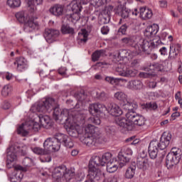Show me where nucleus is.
Masks as SVG:
<instances>
[{
	"label": "nucleus",
	"instance_id": "37",
	"mask_svg": "<svg viewBox=\"0 0 182 182\" xmlns=\"http://www.w3.org/2000/svg\"><path fill=\"white\" fill-rule=\"evenodd\" d=\"M106 55V51L105 50H96L92 55V62H97L100 59V58H103Z\"/></svg>",
	"mask_w": 182,
	"mask_h": 182
},
{
	"label": "nucleus",
	"instance_id": "2",
	"mask_svg": "<svg viewBox=\"0 0 182 182\" xmlns=\"http://www.w3.org/2000/svg\"><path fill=\"white\" fill-rule=\"evenodd\" d=\"M87 116V110L83 109L82 111L77 112L76 114L73 116V122H71L70 119L65 122V128L69 136L71 137H77L79 134H82V133H83V132L79 130V127H82L83 124H85Z\"/></svg>",
	"mask_w": 182,
	"mask_h": 182
},
{
	"label": "nucleus",
	"instance_id": "39",
	"mask_svg": "<svg viewBox=\"0 0 182 182\" xmlns=\"http://www.w3.org/2000/svg\"><path fill=\"white\" fill-rule=\"evenodd\" d=\"M148 43H149V50H144V52H145V53H147L148 55L150 53V52H151V50H153V49H154V48H157V46H159V44L161 43V40H154L153 41H148Z\"/></svg>",
	"mask_w": 182,
	"mask_h": 182
},
{
	"label": "nucleus",
	"instance_id": "45",
	"mask_svg": "<svg viewBox=\"0 0 182 182\" xmlns=\"http://www.w3.org/2000/svg\"><path fill=\"white\" fill-rule=\"evenodd\" d=\"M12 92V86L10 85H5L1 90V95L4 97L9 96V94Z\"/></svg>",
	"mask_w": 182,
	"mask_h": 182
},
{
	"label": "nucleus",
	"instance_id": "36",
	"mask_svg": "<svg viewBox=\"0 0 182 182\" xmlns=\"http://www.w3.org/2000/svg\"><path fill=\"white\" fill-rule=\"evenodd\" d=\"M81 127H82V132H84L87 135L97 134L96 128L94 125L88 124L85 127L84 124H82Z\"/></svg>",
	"mask_w": 182,
	"mask_h": 182
},
{
	"label": "nucleus",
	"instance_id": "63",
	"mask_svg": "<svg viewBox=\"0 0 182 182\" xmlns=\"http://www.w3.org/2000/svg\"><path fill=\"white\" fill-rule=\"evenodd\" d=\"M11 107V103L8 101H4L2 105V108L4 109V110H8Z\"/></svg>",
	"mask_w": 182,
	"mask_h": 182
},
{
	"label": "nucleus",
	"instance_id": "41",
	"mask_svg": "<svg viewBox=\"0 0 182 182\" xmlns=\"http://www.w3.org/2000/svg\"><path fill=\"white\" fill-rule=\"evenodd\" d=\"M136 174V166H129L125 172V178H133Z\"/></svg>",
	"mask_w": 182,
	"mask_h": 182
},
{
	"label": "nucleus",
	"instance_id": "4",
	"mask_svg": "<svg viewBox=\"0 0 182 182\" xmlns=\"http://www.w3.org/2000/svg\"><path fill=\"white\" fill-rule=\"evenodd\" d=\"M16 18L20 23H23V29L26 33H31L38 31L40 26L39 23L33 17H30L25 11H19L16 14Z\"/></svg>",
	"mask_w": 182,
	"mask_h": 182
},
{
	"label": "nucleus",
	"instance_id": "46",
	"mask_svg": "<svg viewBox=\"0 0 182 182\" xmlns=\"http://www.w3.org/2000/svg\"><path fill=\"white\" fill-rule=\"evenodd\" d=\"M89 1L90 2H91L92 5H94L97 8H99V6H102V5H105V4H107V2H110V0H89Z\"/></svg>",
	"mask_w": 182,
	"mask_h": 182
},
{
	"label": "nucleus",
	"instance_id": "44",
	"mask_svg": "<svg viewBox=\"0 0 182 182\" xmlns=\"http://www.w3.org/2000/svg\"><path fill=\"white\" fill-rule=\"evenodd\" d=\"M115 14H117L124 19H126V18H129V15H130V11L120 8L115 12Z\"/></svg>",
	"mask_w": 182,
	"mask_h": 182
},
{
	"label": "nucleus",
	"instance_id": "12",
	"mask_svg": "<svg viewBox=\"0 0 182 182\" xmlns=\"http://www.w3.org/2000/svg\"><path fill=\"white\" fill-rule=\"evenodd\" d=\"M146 157L147 154L144 151H142L141 153L138 154L136 159V167L143 171L149 168V160H147Z\"/></svg>",
	"mask_w": 182,
	"mask_h": 182
},
{
	"label": "nucleus",
	"instance_id": "58",
	"mask_svg": "<svg viewBox=\"0 0 182 182\" xmlns=\"http://www.w3.org/2000/svg\"><path fill=\"white\" fill-rule=\"evenodd\" d=\"M146 109H151L152 110H156L157 109V104L156 102L146 103L145 105Z\"/></svg>",
	"mask_w": 182,
	"mask_h": 182
},
{
	"label": "nucleus",
	"instance_id": "20",
	"mask_svg": "<svg viewBox=\"0 0 182 182\" xmlns=\"http://www.w3.org/2000/svg\"><path fill=\"white\" fill-rule=\"evenodd\" d=\"M181 50V46L179 44L174 45V44H171L169 47V54L168 59L169 60H174L177 56H178V53H180Z\"/></svg>",
	"mask_w": 182,
	"mask_h": 182
},
{
	"label": "nucleus",
	"instance_id": "51",
	"mask_svg": "<svg viewBox=\"0 0 182 182\" xmlns=\"http://www.w3.org/2000/svg\"><path fill=\"white\" fill-rule=\"evenodd\" d=\"M25 124H21L18 128L17 129V133L18 134H21V136H28V131L25 130L24 129Z\"/></svg>",
	"mask_w": 182,
	"mask_h": 182
},
{
	"label": "nucleus",
	"instance_id": "54",
	"mask_svg": "<svg viewBox=\"0 0 182 182\" xmlns=\"http://www.w3.org/2000/svg\"><path fill=\"white\" fill-rule=\"evenodd\" d=\"M41 124L38 122H34L29 126L28 130H33V132H39L41 129Z\"/></svg>",
	"mask_w": 182,
	"mask_h": 182
},
{
	"label": "nucleus",
	"instance_id": "40",
	"mask_svg": "<svg viewBox=\"0 0 182 182\" xmlns=\"http://www.w3.org/2000/svg\"><path fill=\"white\" fill-rule=\"evenodd\" d=\"M110 22V16L106 15L103 13L99 16L98 23L100 25H106Z\"/></svg>",
	"mask_w": 182,
	"mask_h": 182
},
{
	"label": "nucleus",
	"instance_id": "23",
	"mask_svg": "<svg viewBox=\"0 0 182 182\" xmlns=\"http://www.w3.org/2000/svg\"><path fill=\"white\" fill-rule=\"evenodd\" d=\"M65 6L61 4H55L49 9V12L54 16H62Z\"/></svg>",
	"mask_w": 182,
	"mask_h": 182
},
{
	"label": "nucleus",
	"instance_id": "61",
	"mask_svg": "<svg viewBox=\"0 0 182 182\" xmlns=\"http://www.w3.org/2000/svg\"><path fill=\"white\" fill-rule=\"evenodd\" d=\"M66 68L65 67H61L58 69V73L59 75H61V76H66Z\"/></svg>",
	"mask_w": 182,
	"mask_h": 182
},
{
	"label": "nucleus",
	"instance_id": "13",
	"mask_svg": "<svg viewBox=\"0 0 182 182\" xmlns=\"http://www.w3.org/2000/svg\"><path fill=\"white\" fill-rule=\"evenodd\" d=\"M28 169L21 166H17L15 167V172L12 177L10 178V181L11 182H21L23 178L24 173H26Z\"/></svg>",
	"mask_w": 182,
	"mask_h": 182
},
{
	"label": "nucleus",
	"instance_id": "55",
	"mask_svg": "<svg viewBox=\"0 0 182 182\" xmlns=\"http://www.w3.org/2000/svg\"><path fill=\"white\" fill-rule=\"evenodd\" d=\"M129 26L127 24H123L119 29H118V33L121 35H126V32H127V28Z\"/></svg>",
	"mask_w": 182,
	"mask_h": 182
},
{
	"label": "nucleus",
	"instance_id": "64",
	"mask_svg": "<svg viewBox=\"0 0 182 182\" xmlns=\"http://www.w3.org/2000/svg\"><path fill=\"white\" fill-rule=\"evenodd\" d=\"M160 8H166L167 6V1L166 0H161L159 1Z\"/></svg>",
	"mask_w": 182,
	"mask_h": 182
},
{
	"label": "nucleus",
	"instance_id": "16",
	"mask_svg": "<svg viewBox=\"0 0 182 182\" xmlns=\"http://www.w3.org/2000/svg\"><path fill=\"white\" fill-rule=\"evenodd\" d=\"M107 112L109 113L112 116H114L116 117H119V116H122L123 114V110L122 108L116 104H109L107 107Z\"/></svg>",
	"mask_w": 182,
	"mask_h": 182
},
{
	"label": "nucleus",
	"instance_id": "1",
	"mask_svg": "<svg viewBox=\"0 0 182 182\" xmlns=\"http://www.w3.org/2000/svg\"><path fill=\"white\" fill-rule=\"evenodd\" d=\"M31 110L34 112H39L41 113H46V112H51L53 110V117L55 121H65V123L69 122L70 118H68L69 111L66 109H60L59 106H56L55 99L52 97L46 98L44 101L39 102L31 107Z\"/></svg>",
	"mask_w": 182,
	"mask_h": 182
},
{
	"label": "nucleus",
	"instance_id": "38",
	"mask_svg": "<svg viewBox=\"0 0 182 182\" xmlns=\"http://www.w3.org/2000/svg\"><path fill=\"white\" fill-rule=\"evenodd\" d=\"M61 32L63 35H75V28L68 24H63L61 26Z\"/></svg>",
	"mask_w": 182,
	"mask_h": 182
},
{
	"label": "nucleus",
	"instance_id": "6",
	"mask_svg": "<svg viewBox=\"0 0 182 182\" xmlns=\"http://www.w3.org/2000/svg\"><path fill=\"white\" fill-rule=\"evenodd\" d=\"M102 166V157L98 156H93L89 164V176L92 178H95L97 181L102 180V177H105V173H102V171L96 167Z\"/></svg>",
	"mask_w": 182,
	"mask_h": 182
},
{
	"label": "nucleus",
	"instance_id": "25",
	"mask_svg": "<svg viewBox=\"0 0 182 182\" xmlns=\"http://www.w3.org/2000/svg\"><path fill=\"white\" fill-rule=\"evenodd\" d=\"M85 1L83 0H73L71 4V9L73 12H82V9H83V7H82V5H85Z\"/></svg>",
	"mask_w": 182,
	"mask_h": 182
},
{
	"label": "nucleus",
	"instance_id": "62",
	"mask_svg": "<svg viewBox=\"0 0 182 182\" xmlns=\"http://www.w3.org/2000/svg\"><path fill=\"white\" fill-rule=\"evenodd\" d=\"M159 53H161V56H167V48L162 47L159 49Z\"/></svg>",
	"mask_w": 182,
	"mask_h": 182
},
{
	"label": "nucleus",
	"instance_id": "19",
	"mask_svg": "<svg viewBox=\"0 0 182 182\" xmlns=\"http://www.w3.org/2000/svg\"><path fill=\"white\" fill-rule=\"evenodd\" d=\"M14 66H16V69L18 72H23L28 69V63L26 60L23 57L16 58L14 63Z\"/></svg>",
	"mask_w": 182,
	"mask_h": 182
},
{
	"label": "nucleus",
	"instance_id": "49",
	"mask_svg": "<svg viewBox=\"0 0 182 182\" xmlns=\"http://www.w3.org/2000/svg\"><path fill=\"white\" fill-rule=\"evenodd\" d=\"M33 153L36 154L41 155V156H45V154H48V151L46 149H44L41 148V147H35L33 149Z\"/></svg>",
	"mask_w": 182,
	"mask_h": 182
},
{
	"label": "nucleus",
	"instance_id": "17",
	"mask_svg": "<svg viewBox=\"0 0 182 182\" xmlns=\"http://www.w3.org/2000/svg\"><path fill=\"white\" fill-rule=\"evenodd\" d=\"M38 119L41 123L42 127L44 129H50L53 126V122L50 120V117L48 115L40 114L38 115Z\"/></svg>",
	"mask_w": 182,
	"mask_h": 182
},
{
	"label": "nucleus",
	"instance_id": "34",
	"mask_svg": "<svg viewBox=\"0 0 182 182\" xmlns=\"http://www.w3.org/2000/svg\"><path fill=\"white\" fill-rule=\"evenodd\" d=\"M61 139H59V134H57L55 137L53 138V142L51 146V151H58L60 149Z\"/></svg>",
	"mask_w": 182,
	"mask_h": 182
},
{
	"label": "nucleus",
	"instance_id": "60",
	"mask_svg": "<svg viewBox=\"0 0 182 182\" xmlns=\"http://www.w3.org/2000/svg\"><path fill=\"white\" fill-rule=\"evenodd\" d=\"M110 31V28L107 26H104L101 28V33L102 35H107Z\"/></svg>",
	"mask_w": 182,
	"mask_h": 182
},
{
	"label": "nucleus",
	"instance_id": "11",
	"mask_svg": "<svg viewBox=\"0 0 182 182\" xmlns=\"http://www.w3.org/2000/svg\"><path fill=\"white\" fill-rule=\"evenodd\" d=\"M132 155L133 151L132 149L127 146L123 147L118 154L120 167H123L127 163H129V161H130V156Z\"/></svg>",
	"mask_w": 182,
	"mask_h": 182
},
{
	"label": "nucleus",
	"instance_id": "42",
	"mask_svg": "<svg viewBox=\"0 0 182 182\" xmlns=\"http://www.w3.org/2000/svg\"><path fill=\"white\" fill-rule=\"evenodd\" d=\"M102 166H106V164H108V163H110V161H113V159H112V154L107 152L104 154L101 157Z\"/></svg>",
	"mask_w": 182,
	"mask_h": 182
},
{
	"label": "nucleus",
	"instance_id": "29",
	"mask_svg": "<svg viewBox=\"0 0 182 182\" xmlns=\"http://www.w3.org/2000/svg\"><path fill=\"white\" fill-rule=\"evenodd\" d=\"M139 71L134 68H127L126 70H123L119 73V76H123L124 77H136Z\"/></svg>",
	"mask_w": 182,
	"mask_h": 182
},
{
	"label": "nucleus",
	"instance_id": "43",
	"mask_svg": "<svg viewBox=\"0 0 182 182\" xmlns=\"http://www.w3.org/2000/svg\"><path fill=\"white\" fill-rule=\"evenodd\" d=\"M53 138H48L43 143V147L49 154L52 151Z\"/></svg>",
	"mask_w": 182,
	"mask_h": 182
},
{
	"label": "nucleus",
	"instance_id": "52",
	"mask_svg": "<svg viewBox=\"0 0 182 182\" xmlns=\"http://www.w3.org/2000/svg\"><path fill=\"white\" fill-rule=\"evenodd\" d=\"M114 9V7L112 5H109L108 6H105V9L102 10L101 13L104 14V15H108L110 17V14Z\"/></svg>",
	"mask_w": 182,
	"mask_h": 182
},
{
	"label": "nucleus",
	"instance_id": "9",
	"mask_svg": "<svg viewBox=\"0 0 182 182\" xmlns=\"http://www.w3.org/2000/svg\"><path fill=\"white\" fill-rule=\"evenodd\" d=\"M114 97H115L117 100H119L123 103V107L125 109V110L128 111L132 107L133 109H136L137 107H139L137 102L136 101L131 102L129 100H128L127 95H126L124 92H117L114 95Z\"/></svg>",
	"mask_w": 182,
	"mask_h": 182
},
{
	"label": "nucleus",
	"instance_id": "35",
	"mask_svg": "<svg viewBox=\"0 0 182 182\" xmlns=\"http://www.w3.org/2000/svg\"><path fill=\"white\" fill-rule=\"evenodd\" d=\"M75 176H76L75 168H70L68 170L66 168L63 178H65V181H70L72 178H74Z\"/></svg>",
	"mask_w": 182,
	"mask_h": 182
},
{
	"label": "nucleus",
	"instance_id": "50",
	"mask_svg": "<svg viewBox=\"0 0 182 182\" xmlns=\"http://www.w3.org/2000/svg\"><path fill=\"white\" fill-rule=\"evenodd\" d=\"M15 160H16V154H15V153L9 152L7 155V167H9V161L10 163H13Z\"/></svg>",
	"mask_w": 182,
	"mask_h": 182
},
{
	"label": "nucleus",
	"instance_id": "32",
	"mask_svg": "<svg viewBox=\"0 0 182 182\" xmlns=\"http://www.w3.org/2000/svg\"><path fill=\"white\" fill-rule=\"evenodd\" d=\"M106 82L110 83L111 85H119V83H127V80L122 77H106L105 78Z\"/></svg>",
	"mask_w": 182,
	"mask_h": 182
},
{
	"label": "nucleus",
	"instance_id": "3",
	"mask_svg": "<svg viewBox=\"0 0 182 182\" xmlns=\"http://www.w3.org/2000/svg\"><path fill=\"white\" fill-rule=\"evenodd\" d=\"M172 137L171 132H164L159 141L157 140L151 141L148 148L150 159L154 160V159L157 158L159 149V150L167 149L171 144Z\"/></svg>",
	"mask_w": 182,
	"mask_h": 182
},
{
	"label": "nucleus",
	"instance_id": "27",
	"mask_svg": "<svg viewBox=\"0 0 182 182\" xmlns=\"http://www.w3.org/2000/svg\"><path fill=\"white\" fill-rule=\"evenodd\" d=\"M139 16L144 21H147V19H150L153 16V11L150 9L141 7L139 9Z\"/></svg>",
	"mask_w": 182,
	"mask_h": 182
},
{
	"label": "nucleus",
	"instance_id": "14",
	"mask_svg": "<svg viewBox=\"0 0 182 182\" xmlns=\"http://www.w3.org/2000/svg\"><path fill=\"white\" fill-rule=\"evenodd\" d=\"M60 34L59 30L50 28L46 29L43 36L48 43H53Z\"/></svg>",
	"mask_w": 182,
	"mask_h": 182
},
{
	"label": "nucleus",
	"instance_id": "56",
	"mask_svg": "<svg viewBox=\"0 0 182 182\" xmlns=\"http://www.w3.org/2000/svg\"><path fill=\"white\" fill-rule=\"evenodd\" d=\"M71 19L75 22H77L81 18L80 12H73V14L70 15Z\"/></svg>",
	"mask_w": 182,
	"mask_h": 182
},
{
	"label": "nucleus",
	"instance_id": "22",
	"mask_svg": "<svg viewBox=\"0 0 182 182\" xmlns=\"http://www.w3.org/2000/svg\"><path fill=\"white\" fill-rule=\"evenodd\" d=\"M127 88L129 90H141L143 89V82L139 80H132L128 82Z\"/></svg>",
	"mask_w": 182,
	"mask_h": 182
},
{
	"label": "nucleus",
	"instance_id": "48",
	"mask_svg": "<svg viewBox=\"0 0 182 182\" xmlns=\"http://www.w3.org/2000/svg\"><path fill=\"white\" fill-rule=\"evenodd\" d=\"M7 5L10 8H18L21 6V0H7Z\"/></svg>",
	"mask_w": 182,
	"mask_h": 182
},
{
	"label": "nucleus",
	"instance_id": "26",
	"mask_svg": "<svg viewBox=\"0 0 182 182\" xmlns=\"http://www.w3.org/2000/svg\"><path fill=\"white\" fill-rule=\"evenodd\" d=\"M27 2L28 6V11L31 14H33L36 11V6L38 5H42L43 4V0H25Z\"/></svg>",
	"mask_w": 182,
	"mask_h": 182
},
{
	"label": "nucleus",
	"instance_id": "28",
	"mask_svg": "<svg viewBox=\"0 0 182 182\" xmlns=\"http://www.w3.org/2000/svg\"><path fill=\"white\" fill-rule=\"evenodd\" d=\"M161 65L159 63H155L154 64L149 63L148 65L143 67L142 70L144 72H150L153 73L154 72H159L161 70Z\"/></svg>",
	"mask_w": 182,
	"mask_h": 182
},
{
	"label": "nucleus",
	"instance_id": "10",
	"mask_svg": "<svg viewBox=\"0 0 182 182\" xmlns=\"http://www.w3.org/2000/svg\"><path fill=\"white\" fill-rule=\"evenodd\" d=\"M105 141L103 135L102 134H85L82 139V142L86 146L90 147V146H96V144H100Z\"/></svg>",
	"mask_w": 182,
	"mask_h": 182
},
{
	"label": "nucleus",
	"instance_id": "33",
	"mask_svg": "<svg viewBox=\"0 0 182 182\" xmlns=\"http://www.w3.org/2000/svg\"><path fill=\"white\" fill-rule=\"evenodd\" d=\"M119 168V161L116 159H112V161L108 162L107 164V171L108 173H114Z\"/></svg>",
	"mask_w": 182,
	"mask_h": 182
},
{
	"label": "nucleus",
	"instance_id": "57",
	"mask_svg": "<svg viewBox=\"0 0 182 182\" xmlns=\"http://www.w3.org/2000/svg\"><path fill=\"white\" fill-rule=\"evenodd\" d=\"M74 177L77 181H83V180L85 179V173L80 172L77 173Z\"/></svg>",
	"mask_w": 182,
	"mask_h": 182
},
{
	"label": "nucleus",
	"instance_id": "7",
	"mask_svg": "<svg viewBox=\"0 0 182 182\" xmlns=\"http://www.w3.org/2000/svg\"><path fill=\"white\" fill-rule=\"evenodd\" d=\"M182 157V151L180 148H172L166 156V167L168 169L173 168L180 163Z\"/></svg>",
	"mask_w": 182,
	"mask_h": 182
},
{
	"label": "nucleus",
	"instance_id": "53",
	"mask_svg": "<svg viewBox=\"0 0 182 182\" xmlns=\"http://www.w3.org/2000/svg\"><path fill=\"white\" fill-rule=\"evenodd\" d=\"M23 164L25 166V167H31L33 164V160L29 157H26L23 160Z\"/></svg>",
	"mask_w": 182,
	"mask_h": 182
},
{
	"label": "nucleus",
	"instance_id": "18",
	"mask_svg": "<svg viewBox=\"0 0 182 182\" xmlns=\"http://www.w3.org/2000/svg\"><path fill=\"white\" fill-rule=\"evenodd\" d=\"M116 124L119 126V127H123V129H125V130H127L128 132H132V123H130V121H129L128 118H122L118 117L116 120Z\"/></svg>",
	"mask_w": 182,
	"mask_h": 182
},
{
	"label": "nucleus",
	"instance_id": "8",
	"mask_svg": "<svg viewBox=\"0 0 182 182\" xmlns=\"http://www.w3.org/2000/svg\"><path fill=\"white\" fill-rule=\"evenodd\" d=\"M137 109H134L133 107L131 109H128L127 112L126 113L125 116L127 119H128L129 122L131 123V126L133 129H134V124L136 126H144L146 124V118L143 117V115L138 114L134 112Z\"/></svg>",
	"mask_w": 182,
	"mask_h": 182
},
{
	"label": "nucleus",
	"instance_id": "21",
	"mask_svg": "<svg viewBox=\"0 0 182 182\" xmlns=\"http://www.w3.org/2000/svg\"><path fill=\"white\" fill-rule=\"evenodd\" d=\"M65 173H66V166L61 165L54 168L52 176L55 180H59L60 178H63Z\"/></svg>",
	"mask_w": 182,
	"mask_h": 182
},
{
	"label": "nucleus",
	"instance_id": "15",
	"mask_svg": "<svg viewBox=\"0 0 182 182\" xmlns=\"http://www.w3.org/2000/svg\"><path fill=\"white\" fill-rule=\"evenodd\" d=\"M107 107L101 103H95L90 105L89 106V112L91 114H100V113H105L107 112Z\"/></svg>",
	"mask_w": 182,
	"mask_h": 182
},
{
	"label": "nucleus",
	"instance_id": "30",
	"mask_svg": "<svg viewBox=\"0 0 182 182\" xmlns=\"http://www.w3.org/2000/svg\"><path fill=\"white\" fill-rule=\"evenodd\" d=\"M159 32V26L156 25L148 26L145 31L144 36L147 38H151V36H154Z\"/></svg>",
	"mask_w": 182,
	"mask_h": 182
},
{
	"label": "nucleus",
	"instance_id": "24",
	"mask_svg": "<svg viewBox=\"0 0 182 182\" xmlns=\"http://www.w3.org/2000/svg\"><path fill=\"white\" fill-rule=\"evenodd\" d=\"M58 140H61V144L67 147V149H72V147H73L72 139L66 134H58Z\"/></svg>",
	"mask_w": 182,
	"mask_h": 182
},
{
	"label": "nucleus",
	"instance_id": "59",
	"mask_svg": "<svg viewBox=\"0 0 182 182\" xmlns=\"http://www.w3.org/2000/svg\"><path fill=\"white\" fill-rule=\"evenodd\" d=\"M97 97L100 100H106V99H107V96L105 92H97Z\"/></svg>",
	"mask_w": 182,
	"mask_h": 182
},
{
	"label": "nucleus",
	"instance_id": "47",
	"mask_svg": "<svg viewBox=\"0 0 182 182\" xmlns=\"http://www.w3.org/2000/svg\"><path fill=\"white\" fill-rule=\"evenodd\" d=\"M80 37H83V38H80V42H83L84 43H86L87 42V36H89V34L87 33V30L82 28L81 29V32L78 33Z\"/></svg>",
	"mask_w": 182,
	"mask_h": 182
},
{
	"label": "nucleus",
	"instance_id": "5",
	"mask_svg": "<svg viewBox=\"0 0 182 182\" xmlns=\"http://www.w3.org/2000/svg\"><path fill=\"white\" fill-rule=\"evenodd\" d=\"M122 42L127 45V46L134 48L136 55H140L144 50H150V48L149 47L150 43H149V41L144 39H139L138 41L136 36L123 38H122Z\"/></svg>",
	"mask_w": 182,
	"mask_h": 182
},
{
	"label": "nucleus",
	"instance_id": "31",
	"mask_svg": "<svg viewBox=\"0 0 182 182\" xmlns=\"http://www.w3.org/2000/svg\"><path fill=\"white\" fill-rule=\"evenodd\" d=\"M74 97L77 100V103L75 105V107H79V105H82L83 102L87 98V95L85 94V91L81 90L80 92H76L74 95Z\"/></svg>",
	"mask_w": 182,
	"mask_h": 182
}]
</instances>
